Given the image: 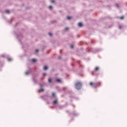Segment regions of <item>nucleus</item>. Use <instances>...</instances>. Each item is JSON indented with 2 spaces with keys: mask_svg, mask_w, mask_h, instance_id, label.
<instances>
[{
  "mask_svg": "<svg viewBox=\"0 0 127 127\" xmlns=\"http://www.w3.org/2000/svg\"><path fill=\"white\" fill-rule=\"evenodd\" d=\"M57 103V100H54L53 102V104H54V105L56 104V103Z\"/></svg>",
  "mask_w": 127,
  "mask_h": 127,
  "instance_id": "nucleus-5",
  "label": "nucleus"
},
{
  "mask_svg": "<svg viewBox=\"0 0 127 127\" xmlns=\"http://www.w3.org/2000/svg\"><path fill=\"white\" fill-rule=\"evenodd\" d=\"M43 76H46V73H44L43 74Z\"/></svg>",
  "mask_w": 127,
  "mask_h": 127,
  "instance_id": "nucleus-20",
  "label": "nucleus"
},
{
  "mask_svg": "<svg viewBox=\"0 0 127 127\" xmlns=\"http://www.w3.org/2000/svg\"><path fill=\"white\" fill-rule=\"evenodd\" d=\"M68 29H69V28L68 27L65 28V30H68Z\"/></svg>",
  "mask_w": 127,
  "mask_h": 127,
  "instance_id": "nucleus-17",
  "label": "nucleus"
},
{
  "mask_svg": "<svg viewBox=\"0 0 127 127\" xmlns=\"http://www.w3.org/2000/svg\"><path fill=\"white\" fill-rule=\"evenodd\" d=\"M78 26L79 27H82V26H83V24H82L81 22L78 23Z\"/></svg>",
  "mask_w": 127,
  "mask_h": 127,
  "instance_id": "nucleus-3",
  "label": "nucleus"
},
{
  "mask_svg": "<svg viewBox=\"0 0 127 127\" xmlns=\"http://www.w3.org/2000/svg\"><path fill=\"white\" fill-rule=\"evenodd\" d=\"M25 74H26V75H28V72H26Z\"/></svg>",
  "mask_w": 127,
  "mask_h": 127,
  "instance_id": "nucleus-19",
  "label": "nucleus"
},
{
  "mask_svg": "<svg viewBox=\"0 0 127 127\" xmlns=\"http://www.w3.org/2000/svg\"><path fill=\"white\" fill-rule=\"evenodd\" d=\"M47 69H48V67H47V66L45 65L44 67V70H47Z\"/></svg>",
  "mask_w": 127,
  "mask_h": 127,
  "instance_id": "nucleus-6",
  "label": "nucleus"
},
{
  "mask_svg": "<svg viewBox=\"0 0 127 127\" xmlns=\"http://www.w3.org/2000/svg\"><path fill=\"white\" fill-rule=\"evenodd\" d=\"M49 8L50 9H52V6H49Z\"/></svg>",
  "mask_w": 127,
  "mask_h": 127,
  "instance_id": "nucleus-12",
  "label": "nucleus"
},
{
  "mask_svg": "<svg viewBox=\"0 0 127 127\" xmlns=\"http://www.w3.org/2000/svg\"><path fill=\"white\" fill-rule=\"evenodd\" d=\"M51 2H54V0H51Z\"/></svg>",
  "mask_w": 127,
  "mask_h": 127,
  "instance_id": "nucleus-21",
  "label": "nucleus"
},
{
  "mask_svg": "<svg viewBox=\"0 0 127 127\" xmlns=\"http://www.w3.org/2000/svg\"><path fill=\"white\" fill-rule=\"evenodd\" d=\"M49 35H50V36H52V34L51 33H49Z\"/></svg>",
  "mask_w": 127,
  "mask_h": 127,
  "instance_id": "nucleus-15",
  "label": "nucleus"
},
{
  "mask_svg": "<svg viewBox=\"0 0 127 127\" xmlns=\"http://www.w3.org/2000/svg\"><path fill=\"white\" fill-rule=\"evenodd\" d=\"M89 85H90V86H93V87H94V88H97V87H98V86L101 85V82H98L97 83H94L92 82H90L89 83Z\"/></svg>",
  "mask_w": 127,
  "mask_h": 127,
  "instance_id": "nucleus-2",
  "label": "nucleus"
},
{
  "mask_svg": "<svg viewBox=\"0 0 127 127\" xmlns=\"http://www.w3.org/2000/svg\"><path fill=\"white\" fill-rule=\"evenodd\" d=\"M32 62H36V59H32Z\"/></svg>",
  "mask_w": 127,
  "mask_h": 127,
  "instance_id": "nucleus-8",
  "label": "nucleus"
},
{
  "mask_svg": "<svg viewBox=\"0 0 127 127\" xmlns=\"http://www.w3.org/2000/svg\"><path fill=\"white\" fill-rule=\"evenodd\" d=\"M5 12H6V13H9V10H6Z\"/></svg>",
  "mask_w": 127,
  "mask_h": 127,
  "instance_id": "nucleus-11",
  "label": "nucleus"
},
{
  "mask_svg": "<svg viewBox=\"0 0 127 127\" xmlns=\"http://www.w3.org/2000/svg\"><path fill=\"white\" fill-rule=\"evenodd\" d=\"M119 28L121 29V28H122V27L120 26Z\"/></svg>",
  "mask_w": 127,
  "mask_h": 127,
  "instance_id": "nucleus-26",
  "label": "nucleus"
},
{
  "mask_svg": "<svg viewBox=\"0 0 127 127\" xmlns=\"http://www.w3.org/2000/svg\"><path fill=\"white\" fill-rule=\"evenodd\" d=\"M56 81L58 82L59 83H60V82H61V79H59V78H57L56 79Z\"/></svg>",
  "mask_w": 127,
  "mask_h": 127,
  "instance_id": "nucleus-4",
  "label": "nucleus"
},
{
  "mask_svg": "<svg viewBox=\"0 0 127 127\" xmlns=\"http://www.w3.org/2000/svg\"><path fill=\"white\" fill-rule=\"evenodd\" d=\"M60 53H62V50H61Z\"/></svg>",
  "mask_w": 127,
  "mask_h": 127,
  "instance_id": "nucleus-24",
  "label": "nucleus"
},
{
  "mask_svg": "<svg viewBox=\"0 0 127 127\" xmlns=\"http://www.w3.org/2000/svg\"><path fill=\"white\" fill-rule=\"evenodd\" d=\"M65 89H66V88H64V90H65Z\"/></svg>",
  "mask_w": 127,
  "mask_h": 127,
  "instance_id": "nucleus-28",
  "label": "nucleus"
},
{
  "mask_svg": "<svg viewBox=\"0 0 127 127\" xmlns=\"http://www.w3.org/2000/svg\"><path fill=\"white\" fill-rule=\"evenodd\" d=\"M51 81H52V79H51V78H49L48 79V82L49 83H51Z\"/></svg>",
  "mask_w": 127,
  "mask_h": 127,
  "instance_id": "nucleus-7",
  "label": "nucleus"
},
{
  "mask_svg": "<svg viewBox=\"0 0 127 127\" xmlns=\"http://www.w3.org/2000/svg\"><path fill=\"white\" fill-rule=\"evenodd\" d=\"M38 51H39L38 50H36V52L37 53V52H38Z\"/></svg>",
  "mask_w": 127,
  "mask_h": 127,
  "instance_id": "nucleus-22",
  "label": "nucleus"
},
{
  "mask_svg": "<svg viewBox=\"0 0 127 127\" xmlns=\"http://www.w3.org/2000/svg\"><path fill=\"white\" fill-rule=\"evenodd\" d=\"M116 6H117V7L119 6V5H118V4H116Z\"/></svg>",
  "mask_w": 127,
  "mask_h": 127,
  "instance_id": "nucleus-23",
  "label": "nucleus"
},
{
  "mask_svg": "<svg viewBox=\"0 0 127 127\" xmlns=\"http://www.w3.org/2000/svg\"><path fill=\"white\" fill-rule=\"evenodd\" d=\"M81 87H82V83L80 82H78L75 84V89L77 90H80L81 89Z\"/></svg>",
  "mask_w": 127,
  "mask_h": 127,
  "instance_id": "nucleus-1",
  "label": "nucleus"
},
{
  "mask_svg": "<svg viewBox=\"0 0 127 127\" xmlns=\"http://www.w3.org/2000/svg\"><path fill=\"white\" fill-rule=\"evenodd\" d=\"M41 91H44V89H41Z\"/></svg>",
  "mask_w": 127,
  "mask_h": 127,
  "instance_id": "nucleus-25",
  "label": "nucleus"
},
{
  "mask_svg": "<svg viewBox=\"0 0 127 127\" xmlns=\"http://www.w3.org/2000/svg\"><path fill=\"white\" fill-rule=\"evenodd\" d=\"M120 19H123L124 18V16H121L120 17Z\"/></svg>",
  "mask_w": 127,
  "mask_h": 127,
  "instance_id": "nucleus-16",
  "label": "nucleus"
},
{
  "mask_svg": "<svg viewBox=\"0 0 127 127\" xmlns=\"http://www.w3.org/2000/svg\"><path fill=\"white\" fill-rule=\"evenodd\" d=\"M70 48H71V49L74 48V46H73V45H70Z\"/></svg>",
  "mask_w": 127,
  "mask_h": 127,
  "instance_id": "nucleus-14",
  "label": "nucleus"
},
{
  "mask_svg": "<svg viewBox=\"0 0 127 127\" xmlns=\"http://www.w3.org/2000/svg\"><path fill=\"white\" fill-rule=\"evenodd\" d=\"M67 19H71V17H70V16H67Z\"/></svg>",
  "mask_w": 127,
  "mask_h": 127,
  "instance_id": "nucleus-13",
  "label": "nucleus"
},
{
  "mask_svg": "<svg viewBox=\"0 0 127 127\" xmlns=\"http://www.w3.org/2000/svg\"><path fill=\"white\" fill-rule=\"evenodd\" d=\"M8 61H11V59L8 58Z\"/></svg>",
  "mask_w": 127,
  "mask_h": 127,
  "instance_id": "nucleus-18",
  "label": "nucleus"
},
{
  "mask_svg": "<svg viewBox=\"0 0 127 127\" xmlns=\"http://www.w3.org/2000/svg\"><path fill=\"white\" fill-rule=\"evenodd\" d=\"M59 59H61V57H59Z\"/></svg>",
  "mask_w": 127,
  "mask_h": 127,
  "instance_id": "nucleus-27",
  "label": "nucleus"
},
{
  "mask_svg": "<svg viewBox=\"0 0 127 127\" xmlns=\"http://www.w3.org/2000/svg\"><path fill=\"white\" fill-rule=\"evenodd\" d=\"M98 70H99V67H96L95 68V71H98Z\"/></svg>",
  "mask_w": 127,
  "mask_h": 127,
  "instance_id": "nucleus-9",
  "label": "nucleus"
},
{
  "mask_svg": "<svg viewBox=\"0 0 127 127\" xmlns=\"http://www.w3.org/2000/svg\"><path fill=\"white\" fill-rule=\"evenodd\" d=\"M52 95L53 98L55 97V93H52Z\"/></svg>",
  "mask_w": 127,
  "mask_h": 127,
  "instance_id": "nucleus-10",
  "label": "nucleus"
}]
</instances>
